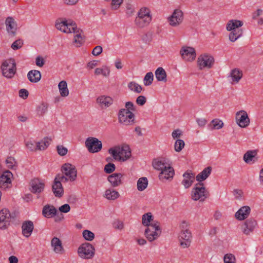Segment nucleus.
I'll list each match as a JSON object with an SVG mask.
<instances>
[{"label":"nucleus","instance_id":"7c9ffc66","mask_svg":"<svg viewBox=\"0 0 263 263\" xmlns=\"http://www.w3.org/2000/svg\"><path fill=\"white\" fill-rule=\"evenodd\" d=\"M257 155L256 150L248 151L244 154L243 159L248 164H253L257 160Z\"/></svg>","mask_w":263,"mask_h":263},{"label":"nucleus","instance_id":"052dcab7","mask_svg":"<svg viewBox=\"0 0 263 263\" xmlns=\"http://www.w3.org/2000/svg\"><path fill=\"white\" fill-rule=\"evenodd\" d=\"M59 211L62 213H67L70 210V206L68 204H64L59 207Z\"/></svg>","mask_w":263,"mask_h":263},{"label":"nucleus","instance_id":"37998d69","mask_svg":"<svg viewBox=\"0 0 263 263\" xmlns=\"http://www.w3.org/2000/svg\"><path fill=\"white\" fill-rule=\"evenodd\" d=\"M229 40L234 42L242 35V30L238 29V30L230 31Z\"/></svg>","mask_w":263,"mask_h":263},{"label":"nucleus","instance_id":"9d476101","mask_svg":"<svg viewBox=\"0 0 263 263\" xmlns=\"http://www.w3.org/2000/svg\"><path fill=\"white\" fill-rule=\"evenodd\" d=\"M214 63V59L213 56L207 53L200 55L197 61V66L200 70L211 68Z\"/></svg>","mask_w":263,"mask_h":263},{"label":"nucleus","instance_id":"49530a36","mask_svg":"<svg viewBox=\"0 0 263 263\" xmlns=\"http://www.w3.org/2000/svg\"><path fill=\"white\" fill-rule=\"evenodd\" d=\"M154 80V74L152 72H147L143 79L144 85L149 86L152 84Z\"/></svg>","mask_w":263,"mask_h":263},{"label":"nucleus","instance_id":"20e7f679","mask_svg":"<svg viewBox=\"0 0 263 263\" xmlns=\"http://www.w3.org/2000/svg\"><path fill=\"white\" fill-rule=\"evenodd\" d=\"M1 69L2 75L7 78L12 79L16 72V65L13 59H9L3 62Z\"/></svg>","mask_w":263,"mask_h":263},{"label":"nucleus","instance_id":"c9c22d12","mask_svg":"<svg viewBox=\"0 0 263 263\" xmlns=\"http://www.w3.org/2000/svg\"><path fill=\"white\" fill-rule=\"evenodd\" d=\"M57 212V210L53 205H46L43 209V215L46 218H49L54 217Z\"/></svg>","mask_w":263,"mask_h":263},{"label":"nucleus","instance_id":"680f3d73","mask_svg":"<svg viewBox=\"0 0 263 263\" xmlns=\"http://www.w3.org/2000/svg\"><path fill=\"white\" fill-rule=\"evenodd\" d=\"M233 194L235 198L237 199H241L243 196V192L241 190L236 189L234 190Z\"/></svg>","mask_w":263,"mask_h":263},{"label":"nucleus","instance_id":"13d9d810","mask_svg":"<svg viewBox=\"0 0 263 263\" xmlns=\"http://www.w3.org/2000/svg\"><path fill=\"white\" fill-rule=\"evenodd\" d=\"M48 106L47 104L43 103L37 107V113L39 115H42L45 113L47 110Z\"/></svg>","mask_w":263,"mask_h":263},{"label":"nucleus","instance_id":"e2e57ef3","mask_svg":"<svg viewBox=\"0 0 263 263\" xmlns=\"http://www.w3.org/2000/svg\"><path fill=\"white\" fill-rule=\"evenodd\" d=\"M18 95L20 97L25 99L28 97L29 93L26 89L23 88L19 90Z\"/></svg>","mask_w":263,"mask_h":263},{"label":"nucleus","instance_id":"f257e3e1","mask_svg":"<svg viewBox=\"0 0 263 263\" xmlns=\"http://www.w3.org/2000/svg\"><path fill=\"white\" fill-rule=\"evenodd\" d=\"M56 28L65 33H73V44L80 47L84 41V35L82 29L78 27L76 23L70 20H58L55 24Z\"/></svg>","mask_w":263,"mask_h":263},{"label":"nucleus","instance_id":"423d86ee","mask_svg":"<svg viewBox=\"0 0 263 263\" xmlns=\"http://www.w3.org/2000/svg\"><path fill=\"white\" fill-rule=\"evenodd\" d=\"M95 253L94 247L88 242L82 244L78 249L79 256L84 259H91L94 256Z\"/></svg>","mask_w":263,"mask_h":263},{"label":"nucleus","instance_id":"774afa93","mask_svg":"<svg viewBox=\"0 0 263 263\" xmlns=\"http://www.w3.org/2000/svg\"><path fill=\"white\" fill-rule=\"evenodd\" d=\"M182 135V131L179 129L174 130L172 133V136L174 139L179 138Z\"/></svg>","mask_w":263,"mask_h":263},{"label":"nucleus","instance_id":"5701e85b","mask_svg":"<svg viewBox=\"0 0 263 263\" xmlns=\"http://www.w3.org/2000/svg\"><path fill=\"white\" fill-rule=\"evenodd\" d=\"M250 213L251 208L250 206H243L235 213V217L238 220L242 221L247 218Z\"/></svg>","mask_w":263,"mask_h":263},{"label":"nucleus","instance_id":"6e6552de","mask_svg":"<svg viewBox=\"0 0 263 263\" xmlns=\"http://www.w3.org/2000/svg\"><path fill=\"white\" fill-rule=\"evenodd\" d=\"M208 197V193L203 184H196L191 192V198L194 201H203Z\"/></svg>","mask_w":263,"mask_h":263},{"label":"nucleus","instance_id":"6e6d98bb","mask_svg":"<svg viewBox=\"0 0 263 263\" xmlns=\"http://www.w3.org/2000/svg\"><path fill=\"white\" fill-rule=\"evenodd\" d=\"M23 45V42L22 40L19 39L17 40H16L15 42H14L12 45H11V48L14 50H17L20 49Z\"/></svg>","mask_w":263,"mask_h":263},{"label":"nucleus","instance_id":"5fc2aeb1","mask_svg":"<svg viewBox=\"0 0 263 263\" xmlns=\"http://www.w3.org/2000/svg\"><path fill=\"white\" fill-rule=\"evenodd\" d=\"M57 149L58 154L61 156L66 155L68 152L67 148L63 145H58L57 146Z\"/></svg>","mask_w":263,"mask_h":263},{"label":"nucleus","instance_id":"cd10ccee","mask_svg":"<svg viewBox=\"0 0 263 263\" xmlns=\"http://www.w3.org/2000/svg\"><path fill=\"white\" fill-rule=\"evenodd\" d=\"M183 179L182 184L187 189L190 187L195 180V174L191 171H187L183 175Z\"/></svg>","mask_w":263,"mask_h":263},{"label":"nucleus","instance_id":"6ab92c4d","mask_svg":"<svg viewBox=\"0 0 263 263\" xmlns=\"http://www.w3.org/2000/svg\"><path fill=\"white\" fill-rule=\"evenodd\" d=\"M12 174L9 171L0 176V188L6 189L10 186Z\"/></svg>","mask_w":263,"mask_h":263},{"label":"nucleus","instance_id":"c03bdc74","mask_svg":"<svg viewBox=\"0 0 263 263\" xmlns=\"http://www.w3.org/2000/svg\"><path fill=\"white\" fill-rule=\"evenodd\" d=\"M127 86L130 91L136 93H140L142 90L141 86L134 81L128 83Z\"/></svg>","mask_w":263,"mask_h":263},{"label":"nucleus","instance_id":"4d7b16f0","mask_svg":"<svg viewBox=\"0 0 263 263\" xmlns=\"http://www.w3.org/2000/svg\"><path fill=\"white\" fill-rule=\"evenodd\" d=\"M116 169L115 165L113 163H109L105 165L104 171L106 173L110 174L113 172Z\"/></svg>","mask_w":263,"mask_h":263},{"label":"nucleus","instance_id":"ea45409f","mask_svg":"<svg viewBox=\"0 0 263 263\" xmlns=\"http://www.w3.org/2000/svg\"><path fill=\"white\" fill-rule=\"evenodd\" d=\"M148 181L146 177H142L140 178L137 182V187L138 191L140 192L145 190L148 186Z\"/></svg>","mask_w":263,"mask_h":263},{"label":"nucleus","instance_id":"f8f14e48","mask_svg":"<svg viewBox=\"0 0 263 263\" xmlns=\"http://www.w3.org/2000/svg\"><path fill=\"white\" fill-rule=\"evenodd\" d=\"M62 171L65 176L64 180L71 182L76 180L77 177V171L75 166L69 163H65L62 166Z\"/></svg>","mask_w":263,"mask_h":263},{"label":"nucleus","instance_id":"b1692460","mask_svg":"<svg viewBox=\"0 0 263 263\" xmlns=\"http://www.w3.org/2000/svg\"><path fill=\"white\" fill-rule=\"evenodd\" d=\"M170 164V161L165 158H159L154 159L153 161L154 168L158 171H161Z\"/></svg>","mask_w":263,"mask_h":263},{"label":"nucleus","instance_id":"a19ab883","mask_svg":"<svg viewBox=\"0 0 263 263\" xmlns=\"http://www.w3.org/2000/svg\"><path fill=\"white\" fill-rule=\"evenodd\" d=\"M58 88L60 95L62 97H66L69 95V90L67 88V84L65 81H61L58 84Z\"/></svg>","mask_w":263,"mask_h":263},{"label":"nucleus","instance_id":"79ce46f5","mask_svg":"<svg viewBox=\"0 0 263 263\" xmlns=\"http://www.w3.org/2000/svg\"><path fill=\"white\" fill-rule=\"evenodd\" d=\"M52 139L51 138L46 137L43 139L41 141L37 142V147L38 150H44L46 149L50 145Z\"/></svg>","mask_w":263,"mask_h":263},{"label":"nucleus","instance_id":"ddd939ff","mask_svg":"<svg viewBox=\"0 0 263 263\" xmlns=\"http://www.w3.org/2000/svg\"><path fill=\"white\" fill-rule=\"evenodd\" d=\"M85 146L89 152L96 153L100 152L102 148L101 141L95 137H89L85 141Z\"/></svg>","mask_w":263,"mask_h":263},{"label":"nucleus","instance_id":"a878e982","mask_svg":"<svg viewBox=\"0 0 263 263\" xmlns=\"http://www.w3.org/2000/svg\"><path fill=\"white\" fill-rule=\"evenodd\" d=\"M34 229V224L32 221L27 220L23 222L22 225V231L23 235L25 237H29L32 233Z\"/></svg>","mask_w":263,"mask_h":263},{"label":"nucleus","instance_id":"f704fd0d","mask_svg":"<svg viewBox=\"0 0 263 263\" xmlns=\"http://www.w3.org/2000/svg\"><path fill=\"white\" fill-rule=\"evenodd\" d=\"M27 78L32 83H37L41 79V73L37 70H31L27 73Z\"/></svg>","mask_w":263,"mask_h":263},{"label":"nucleus","instance_id":"de8ad7c7","mask_svg":"<svg viewBox=\"0 0 263 263\" xmlns=\"http://www.w3.org/2000/svg\"><path fill=\"white\" fill-rule=\"evenodd\" d=\"M26 147L31 151H36L38 150L37 147V142L34 141V140H29L26 142Z\"/></svg>","mask_w":263,"mask_h":263},{"label":"nucleus","instance_id":"412c9836","mask_svg":"<svg viewBox=\"0 0 263 263\" xmlns=\"http://www.w3.org/2000/svg\"><path fill=\"white\" fill-rule=\"evenodd\" d=\"M174 175L173 168L171 166V164L166 167V168L163 169L160 171L159 175V178L162 181L173 178Z\"/></svg>","mask_w":263,"mask_h":263},{"label":"nucleus","instance_id":"a18cd8bd","mask_svg":"<svg viewBox=\"0 0 263 263\" xmlns=\"http://www.w3.org/2000/svg\"><path fill=\"white\" fill-rule=\"evenodd\" d=\"M82 236L85 240L88 241H91L95 238V234L88 230H84L82 232Z\"/></svg>","mask_w":263,"mask_h":263},{"label":"nucleus","instance_id":"2f4dec72","mask_svg":"<svg viewBox=\"0 0 263 263\" xmlns=\"http://www.w3.org/2000/svg\"><path fill=\"white\" fill-rule=\"evenodd\" d=\"M97 102L102 108H107L113 103L112 99L106 96H101L97 99Z\"/></svg>","mask_w":263,"mask_h":263},{"label":"nucleus","instance_id":"c756f323","mask_svg":"<svg viewBox=\"0 0 263 263\" xmlns=\"http://www.w3.org/2000/svg\"><path fill=\"white\" fill-rule=\"evenodd\" d=\"M103 196L108 200L114 201L119 198L120 194L114 189L110 187L105 191Z\"/></svg>","mask_w":263,"mask_h":263},{"label":"nucleus","instance_id":"bf43d9fd","mask_svg":"<svg viewBox=\"0 0 263 263\" xmlns=\"http://www.w3.org/2000/svg\"><path fill=\"white\" fill-rule=\"evenodd\" d=\"M99 63L98 60H92L89 61L86 66V68L88 69H92L97 66H98Z\"/></svg>","mask_w":263,"mask_h":263},{"label":"nucleus","instance_id":"473e14b6","mask_svg":"<svg viewBox=\"0 0 263 263\" xmlns=\"http://www.w3.org/2000/svg\"><path fill=\"white\" fill-rule=\"evenodd\" d=\"M96 76H102L104 77L107 78L110 74V68L106 65H103L101 67L96 68L94 71Z\"/></svg>","mask_w":263,"mask_h":263},{"label":"nucleus","instance_id":"c85d7f7f","mask_svg":"<svg viewBox=\"0 0 263 263\" xmlns=\"http://www.w3.org/2000/svg\"><path fill=\"white\" fill-rule=\"evenodd\" d=\"M242 72L238 68L232 69L229 76L231 84L238 83L242 77Z\"/></svg>","mask_w":263,"mask_h":263},{"label":"nucleus","instance_id":"1a4fd4ad","mask_svg":"<svg viewBox=\"0 0 263 263\" xmlns=\"http://www.w3.org/2000/svg\"><path fill=\"white\" fill-rule=\"evenodd\" d=\"M119 122L123 125H130L134 123L135 115L128 109H121L118 113Z\"/></svg>","mask_w":263,"mask_h":263},{"label":"nucleus","instance_id":"8fccbe9b","mask_svg":"<svg viewBox=\"0 0 263 263\" xmlns=\"http://www.w3.org/2000/svg\"><path fill=\"white\" fill-rule=\"evenodd\" d=\"M185 143L183 140L177 139L174 144V148L176 152H180L184 147Z\"/></svg>","mask_w":263,"mask_h":263},{"label":"nucleus","instance_id":"2eb2a0df","mask_svg":"<svg viewBox=\"0 0 263 263\" xmlns=\"http://www.w3.org/2000/svg\"><path fill=\"white\" fill-rule=\"evenodd\" d=\"M180 245L183 248L190 246L192 240V233L189 229L181 230L178 236Z\"/></svg>","mask_w":263,"mask_h":263},{"label":"nucleus","instance_id":"3c124183","mask_svg":"<svg viewBox=\"0 0 263 263\" xmlns=\"http://www.w3.org/2000/svg\"><path fill=\"white\" fill-rule=\"evenodd\" d=\"M7 166L10 169H15L16 166V162L14 158L12 157H8L6 160Z\"/></svg>","mask_w":263,"mask_h":263},{"label":"nucleus","instance_id":"bb28decb","mask_svg":"<svg viewBox=\"0 0 263 263\" xmlns=\"http://www.w3.org/2000/svg\"><path fill=\"white\" fill-rule=\"evenodd\" d=\"M30 191L33 193H40L44 189V183L40 179L35 178L30 182Z\"/></svg>","mask_w":263,"mask_h":263},{"label":"nucleus","instance_id":"0eeeda50","mask_svg":"<svg viewBox=\"0 0 263 263\" xmlns=\"http://www.w3.org/2000/svg\"><path fill=\"white\" fill-rule=\"evenodd\" d=\"M184 20L183 11L179 8L173 10L172 14L167 17V21L169 25L173 27L179 26Z\"/></svg>","mask_w":263,"mask_h":263},{"label":"nucleus","instance_id":"338daca9","mask_svg":"<svg viewBox=\"0 0 263 263\" xmlns=\"http://www.w3.org/2000/svg\"><path fill=\"white\" fill-rule=\"evenodd\" d=\"M102 52V48L100 46H96L92 51V54L95 56H98Z\"/></svg>","mask_w":263,"mask_h":263},{"label":"nucleus","instance_id":"e433bc0d","mask_svg":"<svg viewBox=\"0 0 263 263\" xmlns=\"http://www.w3.org/2000/svg\"><path fill=\"white\" fill-rule=\"evenodd\" d=\"M153 219V214L151 212L145 213L142 216V223L144 226L149 227L153 222H158L154 221Z\"/></svg>","mask_w":263,"mask_h":263},{"label":"nucleus","instance_id":"603ef678","mask_svg":"<svg viewBox=\"0 0 263 263\" xmlns=\"http://www.w3.org/2000/svg\"><path fill=\"white\" fill-rule=\"evenodd\" d=\"M211 123L213 125V128L215 129H221L223 126V122L221 120L218 119H215L213 120Z\"/></svg>","mask_w":263,"mask_h":263},{"label":"nucleus","instance_id":"aec40b11","mask_svg":"<svg viewBox=\"0 0 263 263\" xmlns=\"http://www.w3.org/2000/svg\"><path fill=\"white\" fill-rule=\"evenodd\" d=\"M257 221L253 218H249L245 221L242 226V232L246 235L250 234L257 226Z\"/></svg>","mask_w":263,"mask_h":263},{"label":"nucleus","instance_id":"39448f33","mask_svg":"<svg viewBox=\"0 0 263 263\" xmlns=\"http://www.w3.org/2000/svg\"><path fill=\"white\" fill-rule=\"evenodd\" d=\"M161 229L159 222H153L149 227H147L144 231V235L147 240L153 241L157 239L161 234Z\"/></svg>","mask_w":263,"mask_h":263},{"label":"nucleus","instance_id":"4be33fe9","mask_svg":"<svg viewBox=\"0 0 263 263\" xmlns=\"http://www.w3.org/2000/svg\"><path fill=\"white\" fill-rule=\"evenodd\" d=\"M51 247L53 251L56 254H62L64 252L62 241L57 237H53L51 240Z\"/></svg>","mask_w":263,"mask_h":263},{"label":"nucleus","instance_id":"f3484780","mask_svg":"<svg viewBox=\"0 0 263 263\" xmlns=\"http://www.w3.org/2000/svg\"><path fill=\"white\" fill-rule=\"evenodd\" d=\"M12 217L9 211L7 209L0 211V229L5 230L10 224Z\"/></svg>","mask_w":263,"mask_h":263},{"label":"nucleus","instance_id":"69168bd1","mask_svg":"<svg viewBox=\"0 0 263 263\" xmlns=\"http://www.w3.org/2000/svg\"><path fill=\"white\" fill-rule=\"evenodd\" d=\"M44 64H45V61H44V59L42 57H41L40 56H38L36 58L35 64L36 65V66L42 67L44 66Z\"/></svg>","mask_w":263,"mask_h":263},{"label":"nucleus","instance_id":"9b49d317","mask_svg":"<svg viewBox=\"0 0 263 263\" xmlns=\"http://www.w3.org/2000/svg\"><path fill=\"white\" fill-rule=\"evenodd\" d=\"M6 32L10 37L15 36L18 31V24L15 18L12 16L7 17L5 21Z\"/></svg>","mask_w":263,"mask_h":263},{"label":"nucleus","instance_id":"4468645a","mask_svg":"<svg viewBox=\"0 0 263 263\" xmlns=\"http://www.w3.org/2000/svg\"><path fill=\"white\" fill-rule=\"evenodd\" d=\"M235 121L238 126L241 128L248 127L250 123L248 114L244 110H241L236 112L235 115Z\"/></svg>","mask_w":263,"mask_h":263},{"label":"nucleus","instance_id":"a211bd4d","mask_svg":"<svg viewBox=\"0 0 263 263\" xmlns=\"http://www.w3.org/2000/svg\"><path fill=\"white\" fill-rule=\"evenodd\" d=\"M64 177H56L52 185V191L56 197H61L63 195L64 190L61 181L64 180Z\"/></svg>","mask_w":263,"mask_h":263},{"label":"nucleus","instance_id":"58836bf2","mask_svg":"<svg viewBox=\"0 0 263 263\" xmlns=\"http://www.w3.org/2000/svg\"><path fill=\"white\" fill-rule=\"evenodd\" d=\"M211 167H207L205 168L201 173L196 176V180L199 182L205 180L211 174Z\"/></svg>","mask_w":263,"mask_h":263},{"label":"nucleus","instance_id":"f03ea898","mask_svg":"<svg viewBox=\"0 0 263 263\" xmlns=\"http://www.w3.org/2000/svg\"><path fill=\"white\" fill-rule=\"evenodd\" d=\"M108 153L115 160L121 162L127 161L132 156L130 148L127 145L110 148Z\"/></svg>","mask_w":263,"mask_h":263},{"label":"nucleus","instance_id":"393cba45","mask_svg":"<svg viewBox=\"0 0 263 263\" xmlns=\"http://www.w3.org/2000/svg\"><path fill=\"white\" fill-rule=\"evenodd\" d=\"M123 174L121 173H113L108 177V181L112 187H117L121 185L122 182Z\"/></svg>","mask_w":263,"mask_h":263},{"label":"nucleus","instance_id":"4c0bfd02","mask_svg":"<svg viewBox=\"0 0 263 263\" xmlns=\"http://www.w3.org/2000/svg\"><path fill=\"white\" fill-rule=\"evenodd\" d=\"M155 76L158 81L166 82L167 81L166 73L162 67H158L156 69Z\"/></svg>","mask_w":263,"mask_h":263},{"label":"nucleus","instance_id":"72a5a7b5","mask_svg":"<svg viewBox=\"0 0 263 263\" xmlns=\"http://www.w3.org/2000/svg\"><path fill=\"white\" fill-rule=\"evenodd\" d=\"M242 21L237 20H231L228 21L226 25V29L228 31L238 30L239 28L243 25Z\"/></svg>","mask_w":263,"mask_h":263},{"label":"nucleus","instance_id":"09e8293b","mask_svg":"<svg viewBox=\"0 0 263 263\" xmlns=\"http://www.w3.org/2000/svg\"><path fill=\"white\" fill-rule=\"evenodd\" d=\"M224 263H236V258L232 253H227L223 257Z\"/></svg>","mask_w":263,"mask_h":263},{"label":"nucleus","instance_id":"864d4df0","mask_svg":"<svg viewBox=\"0 0 263 263\" xmlns=\"http://www.w3.org/2000/svg\"><path fill=\"white\" fill-rule=\"evenodd\" d=\"M123 2V0H111V9L113 10H117L119 8Z\"/></svg>","mask_w":263,"mask_h":263},{"label":"nucleus","instance_id":"dca6fc26","mask_svg":"<svg viewBox=\"0 0 263 263\" xmlns=\"http://www.w3.org/2000/svg\"><path fill=\"white\" fill-rule=\"evenodd\" d=\"M180 53L182 59L186 62H192L196 57L195 49L189 46H183L180 50Z\"/></svg>","mask_w":263,"mask_h":263},{"label":"nucleus","instance_id":"0e129e2a","mask_svg":"<svg viewBox=\"0 0 263 263\" xmlns=\"http://www.w3.org/2000/svg\"><path fill=\"white\" fill-rule=\"evenodd\" d=\"M146 101V98L143 96H140L136 99V103L139 105H143Z\"/></svg>","mask_w":263,"mask_h":263},{"label":"nucleus","instance_id":"7ed1b4c3","mask_svg":"<svg viewBox=\"0 0 263 263\" xmlns=\"http://www.w3.org/2000/svg\"><path fill=\"white\" fill-rule=\"evenodd\" d=\"M152 16L151 10L147 7H142L138 13L135 22L139 28H144L148 26L152 21Z\"/></svg>","mask_w":263,"mask_h":263}]
</instances>
